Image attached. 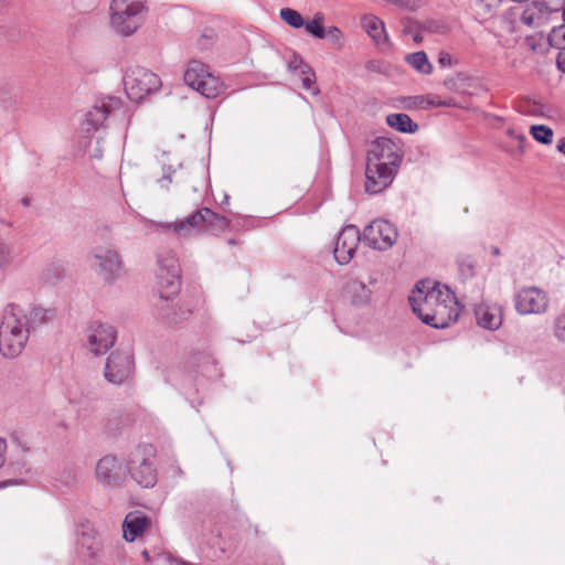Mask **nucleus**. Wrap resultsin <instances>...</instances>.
<instances>
[{
	"label": "nucleus",
	"mask_w": 565,
	"mask_h": 565,
	"mask_svg": "<svg viewBox=\"0 0 565 565\" xmlns=\"http://www.w3.org/2000/svg\"><path fill=\"white\" fill-rule=\"evenodd\" d=\"M29 319L15 303L6 306L0 322V353L7 359L19 356L29 339Z\"/></svg>",
	"instance_id": "f257e3e1"
},
{
	"label": "nucleus",
	"mask_w": 565,
	"mask_h": 565,
	"mask_svg": "<svg viewBox=\"0 0 565 565\" xmlns=\"http://www.w3.org/2000/svg\"><path fill=\"white\" fill-rule=\"evenodd\" d=\"M154 448L150 444L137 445L126 457L127 475L141 488H153L158 482Z\"/></svg>",
	"instance_id": "f03ea898"
},
{
	"label": "nucleus",
	"mask_w": 565,
	"mask_h": 565,
	"mask_svg": "<svg viewBox=\"0 0 565 565\" xmlns=\"http://www.w3.org/2000/svg\"><path fill=\"white\" fill-rule=\"evenodd\" d=\"M161 84L157 74L139 65L129 66L124 76L125 92L130 100L137 103L159 90Z\"/></svg>",
	"instance_id": "7ed1b4c3"
},
{
	"label": "nucleus",
	"mask_w": 565,
	"mask_h": 565,
	"mask_svg": "<svg viewBox=\"0 0 565 565\" xmlns=\"http://www.w3.org/2000/svg\"><path fill=\"white\" fill-rule=\"evenodd\" d=\"M143 9L141 0H113L110 4L113 26L122 35L134 34L142 22Z\"/></svg>",
	"instance_id": "20e7f679"
},
{
	"label": "nucleus",
	"mask_w": 565,
	"mask_h": 565,
	"mask_svg": "<svg viewBox=\"0 0 565 565\" xmlns=\"http://www.w3.org/2000/svg\"><path fill=\"white\" fill-rule=\"evenodd\" d=\"M157 287L160 298L164 301H168L180 292L181 269L180 264L173 254L159 256Z\"/></svg>",
	"instance_id": "39448f33"
},
{
	"label": "nucleus",
	"mask_w": 565,
	"mask_h": 565,
	"mask_svg": "<svg viewBox=\"0 0 565 565\" xmlns=\"http://www.w3.org/2000/svg\"><path fill=\"white\" fill-rule=\"evenodd\" d=\"M411 306L418 302L419 306H437V303H455V294L446 285L430 279L419 280L413 295L409 297Z\"/></svg>",
	"instance_id": "423d86ee"
},
{
	"label": "nucleus",
	"mask_w": 565,
	"mask_h": 565,
	"mask_svg": "<svg viewBox=\"0 0 565 565\" xmlns=\"http://www.w3.org/2000/svg\"><path fill=\"white\" fill-rule=\"evenodd\" d=\"M412 309L425 324L435 329L448 328L459 318V309L457 307V302L449 303V306L448 303H437V306H419L418 302H413Z\"/></svg>",
	"instance_id": "0eeeda50"
},
{
	"label": "nucleus",
	"mask_w": 565,
	"mask_h": 565,
	"mask_svg": "<svg viewBox=\"0 0 565 565\" xmlns=\"http://www.w3.org/2000/svg\"><path fill=\"white\" fill-rule=\"evenodd\" d=\"M362 235L363 242L371 248L387 250L396 243L398 232L393 223L377 218L364 227Z\"/></svg>",
	"instance_id": "6e6552de"
},
{
	"label": "nucleus",
	"mask_w": 565,
	"mask_h": 565,
	"mask_svg": "<svg viewBox=\"0 0 565 565\" xmlns=\"http://www.w3.org/2000/svg\"><path fill=\"white\" fill-rule=\"evenodd\" d=\"M134 374V360L129 352L114 351L107 358L104 376L114 385H122Z\"/></svg>",
	"instance_id": "1a4fd4ad"
},
{
	"label": "nucleus",
	"mask_w": 565,
	"mask_h": 565,
	"mask_svg": "<svg viewBox=\"0 0 565 565\" xmlns=\"http://www.w3.org/2000/svg\"><path fill=\"white\" fill-rule=\"evenodd\" d=\"M98 483L107 488L122 486L127 477L126 463L122 465L116 456L107 455L100 458L95 468Z\"/></svg>",
	"instance_id": "9d476101"
},
{
	"label": "nucleus",
	"mask_w": 565,
	"mask_h": 565,
	"mask_svg": "<svg viewBox=\"0 0 565 565\" xmlns=\"http://www.w3.org/2000/svg\"><path fill=\"white\" fill-rule=\"evenodd\" d=\"M514 306L523 316L544 313L548 307V296L541 288L523 287L514 297Z\"/></svg>",
	"instance_id": "9b49d317"
},
{
	"label": "nucleus",
	"mask_w": 565,
	"mask_h": 565,
	"mask_svg": "<svg viewBox=\"0 0 565 565\" xmlns=\"http://www.w3.org/2000/svg\"><path fill=\"white\" fill-rule=\"evenodd\" d=\"M398 166L366 161L365 191L377 194L385 190L394 180Z\"/></svg>",
	"instance_id": "f8f14e48"
},
{
	"label": "nucleus",
	"mask_w": 565,
	"mask_h": 565,
	"mask_svg": "<svg viewBox=\"0 0 565 565\" xmlns=\"http://www.w3.org/2000/svg\"><path fill=\"white\" fill-rule=\"evenodd\" d=\"M97 275L108 284H113L122 273V263L115 249L96 247L93 250Z\"/></svg>",
	"instance_id": "ddd939ff"
},
{
	"label": "nucleus",
	"mask_w": 565,
	"mask_h": 565,
	"mask_svg": "<svg viewBox=\"0 0 565 565\" xmlns=\"http://www.w3.org/2000/svg\"><path fill=\"white\" fill-rule=\"evenodd\" d=\"M363 235L355 225L344 226L335 241L333 255L340 265H347L353 258Z\"/></svg>",
	"instance_id": "4468645a"
},
{
	"label": "nucleus",
	"mask_w": 565,
	"mask_h": 565,
	"mask_svg": "<svg viewBox=\"0 0 565 565\" xmlns=\"http://www.w3.org/2000/svg\"><path fill=\"white\" fill-rule=\"evenodd\" d=\"M402 158L403 151L395 141L390 138L379 137L371 143L366 161L399 167Z\"/></svg>",
	"instance_id": "2eb2a0df"
},
{
	"label": "nucleus",
	"mask_w": 565,
	"mask_h": 565,
	"mask_svg": "<svg viewBox=\"0 0 565 565\" xmlns=\"http://www.w3.org/2000/svg\"><path fill=\"white\" fill-rule=\"evenodd\" d=\"M116 341V330L108 323L94 322L88 329V348L95 354L106 353Z\"/></svg>",
	"instance_id": "dca6fc26"
},
{
	"label": "nucleus",
	"mask_w": 565,
	"mask_h": 565,
	"mask_svg": "<svg viewBox=\"0 0 565 565\" xmlns=\"http://www.w3.org/2000/svg\"><path fill=\"white\" fill-rule=\"evenodd\" d=\"M120 105V99L117 97H108V100H103L100 105H95L86 114L83 122L84 130L87 134L95 132L107 119L110 111Z\"/></svg>",
	"instance_id": "f3484780"
},
{
	"label": "nucleus",
	"mask_w": 565,
	"mask_h": 565,
	"mask_svg": "<svg viewBox=\"0 0 565 565\" xmlns=\"http://www.w3.org/2000/svg\"><path fill=\"white\" fill-rule=\"evenodd\" d=\"M193 312L192 305L188 301H184L177 307L170 306L166 303L160 308V318L167 324L177 327L183 321H186Z\"/></svg>",
	"instance_id": "a211bd4d"
},
{
	"label": "nucleus",
	"mask_w": 565,
	"mask_h": 565,
	"mask_svg": "<svg viewBox=\"0 0 565 565\" xmlns=\"http://www.w3.org/2000/svg\"><path fill=\"white\" fill-rule=\"evenodd\" d=\"M150 525L146 515L139 513H129L122 523L124 537L127 542H134Z\"/></svg>",
	"instance_id": "6ab92c4d"
},
{
	"label": "nucleus",
	"mask_w": 565,
	"mask_h": 565,
	"mask_svg": "<svg viewBox=\"0 0 565 565\" xmlns=\"http://www.w3.org/2000/svg\"><path fill=\"white\" fill-rule=\"evenodd\" d=\"M361 24L376 45H388V35L384 22L379 17L365 14L361 19Z\"/></svg>",
	"instance_id": "aec40b11"
},
{
	"label": "nucleus",
	"mask_w": 565,
	"mask_h": 565,
	"mask_svg": "<svg viewBox=\"0 0 565 565\" xmlns=\"http://www.w3.org/2000/svg\"><path fill=\"white\" fill-rule=\"evenodd\" d=\"M455 106L452 98L441 99L437 95H417L406 98L405 107L407 109H429L435 107H451Z\"/></svg>",
	"instance_id": "412c9836"
},
{
	"label": "nucleus",
	"mask_w": 565,
	"mask_h": 565,
	"mask_svg": "<svg viewBox=\"0 0 565 565\" xmlns=\"http://www.w3.org/2000/svg\"><path fill=\"white\" fill-rule=\"evenodd\" d=\"M203 207L192 212L190 215L184 218L177 221L172 224H169V227H172L175 233L189 234L194 230L203 231Z\"/></svg>",
	"instance_id": "4be33fe9"
},
{
	"label": "nucleus",
	"mask_w": 565,
	"mask_h": 565,
	"mask_svg": "<svg viewBox=\"0 0 565 565\" xmlns=\"http://www.w3.org/2000/svg\"><path fill=\"white\" fill-rule=\"evenodd\" d=\"M204 221H203V231L210 232L212 234H218L228 228L231 221L213 212L209 207H203Z\"/></svg>",
	"instance_id": "5701e85b"
},
{
	"label": "nucleus",
	"mask_w": 565,
	"mask_h": 565,
	"mask_svg": "<svg viewBox=\"0 0 565 565\" xmlns=\"http://www.w3.org/2000/svg\"><path fill=\"white\" fill-rule=\"evenodd\" d=\"M207 67L200 61L193 60L189 63L188 68L184 72V83L192 87L193 89H198L200 82L205 78V74H209Z\"/></svg>",
	"instance_id": "b1692460"
},
{
	"label": "nucleus",
	"mask_w": 565,
	"mask_h": 565,
	"mask_svg": "<svg viewBox=\"0 0 565 565\" xmlns=\"http://www.w3.org/2000/svg\"><path fill=\"white\" fill-rule=\"evenodd\" d=\"M223 90L224 85L222 81L211 73L205 74V78L200 82L199 88L196 89V92L206 98H216Z\"/></svg>",
	"instance_id": "393cba45"
},
{
	"label": "nucleus",
	"mask_w": 565,
	"mask_h": 565,
	"mask_svg": "<svg viewBox=\"0 0 565 565\" xmlns=\"http://www.w3.org/2000/svg\"><path fill=\"white\" fill-rule=\"evenodd\" d=\"M386 122L399 132L414 134L418 130V125L407 114L403 113L388 115Z\"/></svg>",
	"instance_id": "a878e982"
},
{
	"label": "nucleus",
	"mask_w": 565,
	"mask_h": 565,
	"mask_svg": "<svg viewBox=\"0 0 565 565\" xmlns=\"http://www.w3.org/2000/svg\"><path fill=\"white\" fill-rule=\"evenodd\" d=\"M189 365L196 372L206 373L211 369L215 370L216 361L211 352H195L188 361Z\"/></svg>",
	"instance_id": "bb28decb"
},
{
	"label": "nucleus",
	"mask_w": 565,
	"mask_h": 565,
	"mask_svg": "<svg viewBox=\"0 0 565 565\" xmlns=\"http://www.w3.org/2000/svg\"><path fill=\"white\" fill-rule=\"evenodd\" d=\"M405 62L416 72L429 75L433 73V64L429 62L426 52L417 51L405 56Z\"/></svg>",
	"instance_id": "cd10ccee"
},
{
	"label": "nucleus",
	"mask_w": 565,
	"mask_h": 565,
	"mask_svg": "<svg viewBox=\"0 0 565 565\" xmlns=\"http://www.w3.org/2000/svg\"><path fill=\"white\" fill-rule=\"evenodd\" d=\"M476 318L480 327L489 330H495L501 324V317L491 312L486 306H479L476 309Z\"/></svg>",
	"instance_id": "c85d7f7f"
},
{
	"label": "nucleus",
	"mask_w": 565,
	"mask_h": 565,
	"mask_svg": "<svg viewBox=\"0 0 565 565\" xmlns=\"http://www.w3.org/2000/svg\"><path fill=\"white\" fill-rule=\"evenodd\" d=\"M78 552L88 559H94L99 550L98 543L95 537L86 532L82 533V536L77 541Z\"/></svg>",
	"instance_id": "c756f323"
},
{
	"label": "nucleus",
	"mask_w": 565,
	"mask_h": 565,
	"mask_svg": "<svg viewBox=\"0 0 565 565\" xmlns=\"http://www.w3.org/2000/svg\"><path fill=\"white\" fill-rule=\"evenodd\" d=\"M324 17L321 13L315 14L311 21H305V30L317 39H326V29L323 26Z\"/></svg>",
	"instance_id": "7c9ffc66"
},
{
	"label": "nucleus",
	"mask_w": 565,
	"mask_h": 565,
	"mask_svg": "<svg viewBox=\"0 0 565 565\" xmlns=\"http://www.w3.org/2000/svg\"><path fill=\"white\" fill-rule=\"evenodd\" d=\"M565 0H534L531 6L537 10L541 15L559 11Z\"/></svg>",
	"instance_id": "2f4dec72"
},
{
	"label": "nucleus",
	"mask_w": 565,
	"mask_h": 565,
	"mask_svg": "<svg viewBox=\"0 0 565 565\" xmlns=\"http://www.w3.org/2000/svg\"><path fill=\"white\" fill-rule=\"evenodd\" d=\"M279 17L285 23H287L291 28L300 29L305 25V20L302 15L291 8H282L279 12Z\"/></svg>",
	"instance_id": "473e14b6"
},
{
	"label": "nucleus",
	"mask_w": 565,
	"mask_h": 565,
	"mask_svg": "<svg viewBox=\"0 0 565 565\" xmlns=\"http://www.w3.org/2000/svg\"><path fill=\"white\" fill-rule=\"evenodd\" d=\"M530 132L532 137L543 145H550L553 141V129L545 125L531 126Z\"/></svg>",
	"instance_id": "72a5a7b5"
},
{
	"label": "nucleus",
	"mask_w": 565,
	"mask_h": 565,
	"mask_svg": "<svg viewBox=\"0 0 565 565\" xmlns=\"http://www.w3.org/2000/svg\"><path fill=\"white\" fill-rule=\"evenodd\" d=\"M548 42L552 46L562 51V47H565V26L554 28L548 35Z\"/></svg>",
	"instance_id": "f704fd0d"
},
{
	"label": "nucleus",
	"mask_w": 565,
	"mask_h": 565,
	"mask_svg": "<svg viewBox=\"0 0 565 565\" xmlns=\"http://www.w3.org/2000/svg\"><path fill=\"white\" fill-rule=\"evenodd\" d=\"M457 263L462 277L471 278L475 276V263L470 256L460 257Z\"/></svg>",
	"instance_id": "c9c22d12"
},
{
	"label": "nucleus",
	"mask_w": 565,
	"mask_h": 565,
	"mask_svg": "<svg viewBox=\"0 0 565 565\" xmlns=\"http://www.w3.org/2000/svg\"><path fill=\"white\" fill-rule=\"evenodd\" d=\"M65 274V266L63 262H52L46 267V276L55 279H61Z\"/></svg>",
	"instance_id": "e433bc0d"
},
{
	"label": "nucleus",
	"mask_w": 565,
	"mask_h": 565,
	"mask_svg": "<svg viewBox=\"0 0 565 565\" xmlns=\"http://www.w3.org/2000/svg\"><path fill=\"white\" fill-rule=\"evenodd\" d=\"M554 335L558 341L565 342V313H562L555 318Z\"/></svg>",
	"instance_id": "4c0bfd02"
},
{
	"label": "nucleus",
	"mask_w": 565,
	"mask_h": 565,
	"mask_svg": "<svg viewBox=\"0 0 565 565\" xmlns=\"http://www.w3.org/2000/svg\"><path fill=\"white\" fill-rule=\"evenodd\" d=\"M532 6L526 8L521 17H520V21L526 25V26H530V28H533V26H537L539 23L536 22L537 19H540V17H536L535 13L533 12L532 10Z\"/></svg>",
	"instance_id": "58836bf2"
},
{
	"label": "nucleus",
	"mask_w": 565,
	"mask_h": 565,
	"mask_svg": "<svg viewBox=\"0 0 565 565\" xmlns=\"http://www.w3.org/2000/svg\"><path fill=\"white\" fill-rule=\"evenodd\" d=\"M11 262V247L8 243L0 241V268H6Z\"/></svg>",
	"instance_id": "ea45409f"
},
{
	"label": "nucleus",
	"mask_w": 565,
	"mask_h": 565,
	"mask_svg": "<svg viewBox=\"0 0 565 565\" xmlns=\"http://www.w3.org/2000/svg\"><path fill=\"white\" fill-rule=\"evenodd\" d=\"M303 65H306L303 58L294 52L291 58L288 62V70L291 72H299Z\"/></svg>",
	"instance_id": "a19ab883"
},
{
	"label": "nucleus",
	"mask_w": 565,
	"mask_h": 565,
	"mask_svg": "<svg viewBox=\"0 0 565 565\" xmlns=\"http://www.w3.org/2000/svg\"><path fill=\"white\" fill-rule=\"evenodd\" d=\"M327 39H329L333 44L341 45L342 33L339 28L330 26L328 31H326Z\"/></svg>",
	"instance_id": "79ce46f5"
},
{
	"label": "nucleus",
	"mask_w": 565,
	"mask_h": 565,
	"mask_svg": "<svg viewBox=\"0 0 565 565\" xmlns=\"http://www.w3.org/2000/svg\"><path fill=\"white\" fill-rule=\"evenodd\" d=\"M316 75L309 76V77H302V87L303 89L311 92L312 94L317 95L320 93L319 88L316 86Z\"/></svg>",
	"instance_id": "37998d69"
},
{
	"label": "nucleus",
	"mask_w": 565,
	"mask_h": 565,
	"mask_svg": "<svg viewBox=\"0 0 565 565\" xmlns=\"http://www.w3.org/2000/svg\"><path fill=\"white\" fill-rule=\"evenodd\" d=\"M47 310L35 307L32 309L30 318L33 322H40L43 323L46 321Z\"/></svg>",
	"instance_id": "c03bdc74"
},
{
	"label": "nucleus",
	"mask_w": 565,
	"mask_h": 565,
	"mask_svg": "<svg viewBox=\"0 0 565 565\" xmlns=\"http://www.w3.org/2000/svg\"><path fill=\"white\" fill-rule=\"evenodd\" d=\"M437 62L443 68L451 67L452 65L457 64V62L451 58L450 54L445 51L439 52Z\"/></svg>",
	"instance_id": "a18cd8bd"
},
{
	"label": "nucleus",
	"mask_w": 565,
	"mask_h": 565,
	"mask_svg": "<svg viewBox=\"0 0 565 565\" xmlns=\"http://www.w3.org/2000/svg\"><path fill=\"white\" fill-rule=\"evenodd\" d=\"M556 65L561 72L565 73V47H562V51L558 52Z\"/></svg>",
	"instance_id": "49530a36"
},
{
	"label": "nucleus",
	"mask_w": 565,
	"mask_h": 565,
	"mask_svg": "<svg viewBox=\"0 0 565 565\" xmlns=\"http://www.w3.org/2000/svg\"><path fill=\"white\" fill-rule=\"evenodd\" d=\"M299 75L302 77H309L316 75L313 68L306 63V65L302 66V68L299 71Z\"/></svg>",
	"instance_id": "de8ad7c7"
},
{
	"label": "nucleus",
	"mask_w": 565,
	"mask_h": 565,
	"mask_svg": "<svg viewBox=\"0 0 565 565\" xmlns=\"http://www.w3.org/2000/svg\"><path fill=\"white\" fill-rule=\"evenodd\" d=\"M6 450H7V443L3 438H0V468L6 462V456H4Z\"/></svg>",
	"instance_id": "09e8293b"
},
{
	"label": "nucleus",
	"mask_w": 565,
	"mask_h": 565,
	"mask_svg": "<svg viewBox=\"0 0 565 565\" xmlns=\"http://www.w3.org/2000/svg\"><path fill=\"white\" fill-rule=\"evenodd\" d=\"M557 151L565 156V137L561 138L556 146Z\"/></svg>",
	"instance_id": "8fccbe9b"
},
{
	"label": "nucleus",
	"mask_w": 565,
	"mask_h": 565,
	"mask_svg": "<svg viewBox=\"0 0 565 565\" xmlns=\"http://www.w3.org/2000/svg\"><path fill=\"white\" fill-rule=\"evenodd\" d=\"M22 481H18V480H7V481H3L0 483V489L2 488H6L8 486H12V484H20Z\"/></svg>",
	"instance_id": "3c124183"
},
{
	"label": "nucleus",
	"mask_w": 565,
	"mask_h": 565,
	"mask_svg": "<svg viewBox=\"0 0 565 565\" xmlns=\"http://www.w3.org/2000/svg\"><path fill=\"white\" fill-rule=\"evenodd\" d=\"M171 181L172 180L170 173H164L160 180L162 186L164 185L163 182L170 183Z\"/></svg>",
	"instance_id": "603ef678"
},
{
	"label": "nucleus",
	"mask_w": 565,
	"mask_h": 565,
	"mask_svg": "<svg viewBox=\"0 0 565 565\" xmlns=\"http://www.w3.org/2000/svg\"><path fill=\"white\" fill-rule=\"evenodd\" d=\"M230 196L227 194L224 195L223 201L221 202V207L225 210V206L228 205Z\"/></svg>",
	"instance_id": "864d4df0"
},
{
	"label": "nucleus",
	"mask_w": 565,
	"mask_h": 565,
	"mask_svg": "<svg viewBox=\"0 0 565 565\" xmlns=\"http://www.w3.org/2000/svg\"><path fill=\"white\" fill-rule=\"evenodd\" d=\"M491 253L494 256H499L500 255V248L498 246H492L491 247Z\"/></svg>",
	"instance_id": "5fc2aeb1"
},
{
	"label": "nucleus",
	"mask_w": 565,
	"mask_h": 565,
	"mask_svg": "<svg viewBox=\"0 0 565 565\" xmlns=\"http://www.w3.org/2000/svg\"><path fill=\"white\" fill-rule=\"evenodd\" d=\"M21 203H22L23 206H29L30 205V199L29 198H23L21 200Z\"/></svg>",
	"instance_id": "6e6d98bb"
},
{
	"label": "nucleus",
	"mask_w": 565,
	"mask_h": 565,
	"mask_svg": "<svg viewBox=\"0 0 565 565\" xmlns=\"http://www.w3.org/2000/svg\"><path fill=\"white\" fill-rule=\"evenodd\" d=\"M366 67H367L369 70H375L374 62H369V63H367V65H366Z\"/></svg>",
	"instance_id": "4d7b16f0"
},
{
	"label": "nucleus",
	"mask_w": 565,
	"mask_h": 565,
	"mask_svg": "<svg viewBox=\"0 0 565 565\" xmlns=\"http://www.w3.org/2000/svg\"><path fill=\"white\" fill-rule=\"evenodd\" d=\"M445 85H446L448 88H451L452 81H451V79H446V81H445Z\"/></svg>",
	"instance_id": "13d9d810"
},
{
	"label": "nucleus",
	"mask_w": 565,
	"mask_h": 565,
	"mask_svg": "<svg viewBox=\"0 0 565 565\" xmlns=\"http://www.w3.org/2000/svg\"><path fill=\"white\" fill-rule=\"evenodd\" d=\"M227 244H228V245H235V244H237V241H236V239H234V238H230V239L227 241Z\"/></svg>",
	"instance_id": "bf43d9fd"
},
{
	"label": "nucleus",
	"mask_w": 565,
	"mask_h": 565,
	"mask_svg": "<svg viewBox=\"0 0 565 565\" xmlns=\"http://www.w3.org/2000/svg\"><path fill=\"white\" fill-rule=\"evenodd\" d=\"M414 41H415V42H417V43H419V42L422 41L420 35H419V34H416V35L414 36Z\"/></svg>",
	"instance_id": "052dcab7"
},
{
	"label": "nucleus",
	"mask_w": 565,
	"mask_h": 565,
	"mask_svg": "<svg viewBox=\"0 0 565 565\" xmlns=\"http://www.w3.org/2000/svg\"><path fill=\"white\" fill-rule=\"evenodd\" d=\"M142 555H143V557H146L147 559H149V553H148V551H146V550H145V551L142 552Z\"/></svg>",
	"instance_id": "680f3d73"
},
{
	"label": "nucleus",
	"mask_w": 565,
	"mask_h": 565,
	"mask_svg": "<svg viewBox=\"0 0 565 565\" xmlns=\"http://www.w3.org/2000/svg\"><path fill=\"white\" fill-rule=\"evenodd\" d=\"M484 0H476V3H482Z\"/></svg>",
	"instance_id": "e2e57ef3"
}]
</instances>
